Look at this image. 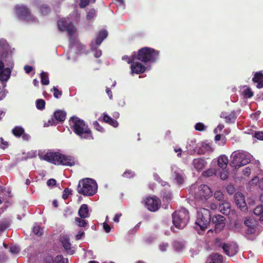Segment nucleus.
I'll return each instance as SVG.
<instances>
[{
    "label": "nucleus",
    "instance_id": "nucleus-1",
    "mask_svg": "<svg viewBox=\"0 0 263 263\" xmlns=\"http://www.w3.org/2000/svg\"><path fill=\"white\" fill-rule=\"evenodd\" d=\"M7 46L6 40H0V81L2 82H7L11 73V68H5V64L11 67V65H13V63L10 62L11 58L7 51Z\"/></svg>",
    "mask_w": 263,
    "mask_h": 263
},
{
    "label": "nucleus",
    "instance_id": "nucleus-2",
    "mask_svg": "<svg viewBox=\"0 0 263 263\" xmlns=\"http://www.w3.org/2000/svg\"><path fill=\"white\" fill-rule=\"evenodd\" d=\"M38 156L41 160H44L55 165L72 166L75 164L73 157L63 155L59 152H47L45 155L39 153Z\"/></svg>",
    "mask_w": 263,
    "mask_h": 263
},
{
    "label": "nucleus",
    "instance_id": "nucleus-3",
    "mask_svg": "<svg viewBox=\"0 0 263 263\" xmlns=\"http://www.w3.org/2000/svg\"><path fill=\"white\" fill-rule=\"evenodd\" d=\"M70 128L73 133L81 139H93L92 132L85 122L76 117L69 120Z\"/></svg>",
    "mask_w": 263,
    "mask_h": 263
},
{
    "label": "nucleus",
    "instance_id": "nucleus-4",
    "mask_svg": "<svg viewBox=\"0 0 263 263\" xmlns=\"http://www.w3.org/2000/svg\"><path fill=\"white\" fill-rule=\"evenodd\" d=\"M98 185L95 180L85 178L81 180L78 185V192L84 196H92L97 191Z\"/></svg>",
    "mask_w": 263,
    "mask_h": 263
},
{
    "label": "nucleus",
    "instance_id": "nucleus-5",
    "mask_svg": "<svg viewBox=\"0 0 263 263\" xmlns=\"http://www.w3.org/2000/svg\"><path fill=\"white\" fill-rule=\"evenodd\" d=\"M159 51L149 47H143L136 53V59L144 63L155 62L158 59Z\"/></svg>",
    "mask_w": 263,
    "mask_h": 263
},
{
    "label": "nucleus",
    "instance_id": "nucleus-6",
    "mask_svg": "<svg viewBox=\"0 0 263 263\" xmlns=\"http://www.w3.org/2000/svg\"><path fill=\"white\" fill-rule=\"evenodd\" d=\"M173 223L177 228L183 229L189 219V212L185 209L176 211L172 214Z\"/></svg>",
    "mask_w": 263,
    "mask_h": 263
},
{
    "label": "nucleus",
    "instance_id": "nucleus-7",
    "mask_svg": "<svg viewBox=\"0 0 263 263\" xmlns=\"http://www.w3.org/2000/svg\"><path fill=\"white\" fill-rule=\"evenodd\" d=\"M211 213L210 210L205 208H201L197 212L196 224L199 226L202 231L207 229L212 221Z\"/></svg>",
    "mask_w": 263,
    "mask_h": 263
},
{
    "label": "nucleus",
    "instance_id": "nucleus-8",
    "mask_svg": "<svg viewBox=\"0 0 263 263\" xmlns=\"http://www.w3.org/2000/svg\"><path fill=\"white\" fill-rule=\"evenodd\" d=\"M231 165L235 168H238L248 164L250 162V159L246 154L239 151L234 152L231 156Z\"/></svg>",
    "mask_w": 263,
    "mask_h": 263
},
{
    "label": "nucleus",
    "instance_id": "nucleus-9",
    "mask_svg": "<svg viewBox=\"0 0 263 263\" xmlns=\"http://www.w3.org/2000/svg\"><path fill=\"white\" fill-rule=\"evenodd\" d=\"M107 36L108 32L107 30L103 29L98 32L95 41L91 42V49L95 51L94 56L95 58H99L102 55V51L100 49H98V48Z\"/></svg>",
    "mask_w": 263,
    "mask_h": 263
},
{
    "label": "nucleus",
    "instance_id": "nucleus-10",
    "mask_svg": "<svg viewBox=\"0 0 263 263\" xmlns=\"http://www.w3.org/2000/svg\"><path fill=\"white\" fill-rule=\"evenodd\" d=\"M15 11L17 16L21 20L26 21H35V19L31 14L30 10L24 5H16L15 6Z\"/></svg>",
    "mask_w": 263,
    "mask_h": 263
},
{
    "label": "nucleus",
    "instance_id": "nucleus-11",
    "mask_svg": "<svg viewBox=\"0 0 263 263\" xmlns=\"http://www.w3.org/2000/svg\"><path fill=\"white\" fill-rule=\"evenodd\" d=\"M212 195V192L211 189L207 185L202 184L199 186L195 196L197 199L202 200L209 198Z\"/></svg>",
    "mask_w": 263,
    "mask_h": 263
},
{
    "label": "nucleus",
    "instance_id": "nucleus-12",
    "mask_svg": "<svg viewBox=\"0 0 263 263\" xmlns=\"http://www.w3.org/2000/svg\"><path fill=\"white\" fill-rule=\"evenodd\" d=\"M66 117V112L64 110H57L54 113L51 119L48 121L47 126L55 125L59 122H63Z\"/></svg>",
    "mask_w": 263,
    "mask_h": 263
},
{
    "label": "nucleus",
    "instance_id": "nucleus-13",
    "mask_svg": "<svg viewBox=\"0 0 263 263\" xmlns=\"http://www.w3.org/2000/svg\"><path fill=\"white\" fill-rule=\"evenodd\" d=\"M145 204L149 211L155 212L160 208L161 201L156 197H148L145 200Z\"/></svg>",
    "mask_w": 263,
    "mask_h": 263
},
{
    "label": "nucleus",
    "instance_id": "nucleus-14",
    "mask_svg": "<svg viewBox=\"0 0 263 263\" xmlns=\"http://www.w3.org/2000/svg\"><path fill=\"white\" fill-rule=\"evenodd\" d=\"M244 224L247 227L245 230L246 235H250L255 234L256 227L258 225V222L255 219L251 218H247L244 221Z\"/></svg>",
    "mask_w": 263,
    "mask_h": 263
},
{
    "label": "nucleus",
    "instance_id": "nucleus-15",
    "mask_svg": "<svg viewBox=\"0 0 263 263\" xmlns=\"http://www.w3.org/2000/svg\"><path fill=\"white\" fill-rule=\"evenodd\" d=\"M226 218L221 215H215L212 218V222L214 224L216 232H219L225 227Z\"/></svg>",
    "mask_w": 263,
    "mask_h": 263
},
{
    "label": "nucleus",
    "instance_id": "nucleus-16",
    "mask_svg": "<svg viewBox=\"0 0 263 263\" xmlns=\"http://www.w3.org/2000/svg\"><path fill=\"white\" fill-rule=\"evenodd\" d=\"M234 201L236 205L241 210V211H245L247 210V204L245 201V197L242 193L237 192L235 194Z\"/></svg>",
    "mask_w": 263,
    "mask_h": 263
},
{
    "label": "nucleus",
    "instance_id": "nucleus-17",
    "mask_svg": "<svg viewBox=\"0 0 263 263\" xmlns=\"http://www.w3.org/2000/svg\"><path fill=\"white\" fill-rule=\"evenodd\" d=\"M132 73L140 74L145 71L146 67L141 63L133 61L130 66Z\"/></svg>",
    "mask_w": 263,
    "mask_h": 263
},
{
    "label": "nucleus",
    "instance_id": "nucleus-18",
    "mask_svg": "<svg viewBox=\"0 0 263 263\" xmlns=\"http://www.w3.org/2000/svg\"><path fill=\"white\" fill-rule=\"evenodd\" d=\"M61 242L63 248L67 253L71 255L74 253V251L71 248V243L70 242L69 238L68 236H63L61 238Z\"/></svg>",
    "mask_w": 263,
    "mask_h": 263
},
{
    "label": "nucleus",
    "instance_id": "nucleus-19",
    "mask_svg": "<svg viewBox=\"0 0 263 263\" xmlns=\"http://www.w3.org/2000/svg\"><path fill=\"white\" fill-rule=\"evenodd\" d=\"M221 117L224 118L225 119V122L229 124L235 123L237 118L235 111H232L229 114L222 113Z\"/></svg>",
    "mask_w": 263,
    "mask_h": 263
},
{
    "label": "nucleus",
    "instance_id": "nucleus-20",
    "mask_svg": "<svg viewBox=\"0 0 263 263\" xmlns=\"http://www.w3.org/2000/svg\"><path fill=\"white\" fill-rule=\"evenodd\" d=\"M192 164L196 170L200 171L204 168L206 162L203 159L196 158L193 160Z\"/></svg>",
    "mask_w": 263,
    "mask_h": 263
},
{
    "label": "nucleus",
    "instance_id": "nucleus-21",
    "mask_svg": "<svg viewBox=\"0 0 263 263\" xmlns=\"http://www.w3.org/2000/svg\"><path fill=\"white\" fill-rule=\"evenodd\" d=\"M254 83H257L258 88H263V73L261 72H256L252 79Z\"/></svg>",
    "mask_w": 263,
    "mask_h": 263
},
{
    "label": "nucleus",
    "instance_id": "nucleus-22",
    "mask_svg": "<svg viewBox=\"0 0 263 263\" xmlns=\"http://www.w3.org/2000/svg\"><path fill=\"white\" fill-rule=\"evenodd\" d=\"M79 216L82 218H87L90 216L88 205L86 204H83L81 205L79 211Z\"/></svg>",
    "mask_w": 263,
    "mask_h": 263
},
{
    "label": "nucleus",
    "instance_id": "nucleus-23",
    "mask_svg": "<svg viewBox=\"0 0 263 263\" xmlns=\"http://www.w3.org/2000/svg\"><path fill=\"white\" fill-rule=\"evenodd\" d=\"M98 120L99 121H103L110 125H111L114 127H117L119 125L118 122L116 120L111 118L105 113L103 114V119H99Z\"/></svg>",
    "mask_w": 263,
    "mask_h": 263
},
{
    "label": "nucleus",
    "instance_id": "nucleus-24",
    "mask_svg": "<svg viewBox=\"0 0 263 263\" xmlns=\"http://www.w3.org/2000/svg\"><path fill=\"white\" fill-rule=\"evenodd\" d=\"M213 151L211 145L209 143H202L201 146L198 149V154L200 155H203L207 152H211Z\"/></svg>",
    "mask_w": 263,
    "mask_h": 263
},
{
    "label": "nucleus",
    "instance_id": "nucleus-25",
    "mask_svg": "<svg viewBox=\"0 0 263 263\" xmlns=\"http://www.w3.org/2000/svg\"><path fill=\"white\" fill-rule=\"evenodd\" d=\"M222 248L226 254L228 256H233L236 253V251L233 249L232 246L226 243L222 245Z\"/></svg>",
    "mask_w": 263,
    "mask_h": 263
},
{
    "label": "nucleus",
    "instance_id": "nucleus-26",
    "mask_svg": "<svg viewBox=\"0 0 263 263\" xmlns=\"http://www.w3.org/2000/svg\"><path fill=\"white\" fill-rule=\"evenodd\" d=\"M220 212L224 215H228L230 212V205L228 202H223L219 205Z\"/></svg>",
    "mask_w": 263,
    "mask_h": 263
},
{
    "label": "nucleus",
    "instance_id": "nucleus-27",
    "mask_svg": "<svg viewBox=\"0 0 263 263\" xmlns=\"http://www.w3.org/2000/svg\"><path fill=\"white\" fill-rule=\"evenodd\" d=\"M217 163L219 167L225 168L228 163V158L224 155L221 156L218 158Z\"/></svg>",
    "mask_w": 263,
    "mask_h": 263
},
{
    "label": "nucleus",
    "instance_id": "nucleus-28",
    "mask_svg": "<svg viewBox=\"0 0 263 263\" xmlns=\"http://www.w3.org/2000/svg\"><path fill=\"white\" fill-rule=\"evenodd\" d=\"M24 129L19 126L14 127L12 130V134L17 138L20 137L21 135L24 134Z\"/></svg>",
    "mask_w": 263,
    "mask_h": 263
},
{
    "label": "nucleus",
    "instance_id": "nucleus-29",
    "mask_svg": "<svg viewBox=\"0 0 263 263\" xmlns=\"http://www.w3.org/2000/svg\"><path fill=\"white\" fill-rule=\"evenodd\" d=\"M85 218L79 217H76L74 219V222L77 226L79 227L84 228L88 224V221L84 219Z\"/></svg>",
    "mask_w": 263,
    "mask_h": 263
},
{
    "label": "nucleus",
    "instance_id": "nucleus-30",
    "mask_svg": "<svg viewBox=\"0 0 263 263\" xmlns=\"http://www.w3.org/2000/svg\"><path fill=\"white\" fill-rule=\"evenodd\" d=\"M212 262L222 263L223 261V257L221 255L217 253H214L211 255Z\"/></svg>",
    "mask_w": 263,
    "mask_h": 263
},
{
    "label": "nucleus",
    "instance_id": "nucleus-31",
    "mask_svg": "<svg viewBox=\"0 0 263 263\" xmlns=\"http://www.w3.org/2000/svg\"><path fill=\"white\" fill-rule=\"evenodd\" d=\"M41 81L43 85H47L49 84V80L48 73L42 71L41 73Z\"/></svg>",
    "mask_w": 263,
    "mask_h": 263
},
{
    "label": "nucleus",
    "instance_id": "nucleus-32",
    "mask_svg": "<svg viewBox=\"0 0 263 263\" xmlns=\"http://www.w3.org/2000/svg\"><path fill=\"white\" fill-rule=\"evenodd\" d=\"M69 23L66 22L65 20H61L58 22V26L59 30L62 31H64L66 27L69 25Z\"/></svg>",
    "mask_w": 263,
    "mask_h": 263
},
{
    "label": "nucleus",
    "instance_id": "nucleus-33",
    "mask_svg": "<svg viewBox=\"0 0 263 263\" xmlns=\"http://www.w3.org/2000/svg\"><path fill=\"white\" fill-rule=\"evenodd\" d=\"M65 31L67 32L69 36L71 37L75 32V28L71 23H69L66 27Z\"/></svg>",
    "mask_w": 263,
    "mask_h": 263
},
{
    "label": "nucleus",
    "instance_id": "nucleus-34",
    "mask_svg": "<svg viewBox=\"0 0 263 263\" xmlns=\"http://www.w3.org/2000/svg\"><path fill=\"white\" fill-rule=\"evenodd\" d=\"M172 195L170 192H163L162 193V197L163 201L168 202L172 199Z\"/></svg>",
    "mask_w": 263,
    "mask_h": 263
},
{
    "label": "nucleus",
    "instance_id": "nucleus-35",
    "mask_svg": "<svg viewBox=\"0 0 263 263\" xmlns=\"http://www.w3.org/2000/svg\"><path fill=\"white\" fill-rule=\"evenodd\" d=\"M174 179L179 184H182L184 182V179L182 175L176 172L174 173Z\"/></svg>",
    "mask_w": 263,
    "mask_h": 263
},
{
    "label": "nucleus",
    "instance_id": "nucleus-36",
    "mask_svg": "<svg viewBox=\"0 0 263 263\" xmlns=\"http://www.w3.org/2000/svg\"><path fill=\"white\" fill-rule=\"evenodd\" d=\"M36 106L39 109H43L45 106V101L43 99H38L36 101Z\"/></svg>",
    "mask_w": 263,
    "mask_h": 263
},
{
    "label": "nucleus",
    "instance_id": "nucleus-37",
    "mask_svg": "<svg viewBox=\"0 0 263 263\" xmlns=\"http://www.w3.org/2000/svg\"><path fill=\"white\" fill-rule=\"evenodd\" d=\"M54 262L55 263H68V259L63 258L62 255H59L55 257Z\"/></svg>",
    "mask_w": 263,
    "mask_h": 263
},
{
    "label": "nucleus",
    "instance_id": "nucleus-38",
    "mask_svg": "<svg viewBox=\"0 0 263 263\" xmlns=\"http://www.w3.org/2000/svg\"><path fill=\"white\" fill-rule=\"evenodd\" d=\"M136 53H135L130 58L127 55H125L122 57V60L127 62L128 64H132L133 61L136 60Z\"/></svg>",
    "mask_w": 263,
    "mask_h": 263
},
{
    "label": "nucleus",
    "instance_id": "nucleus-39",
    "mask_svg": "<svg viewBox=\"0 0 263 263\" xmlns=\"http://www.w3.org/2000/svg\"><path fill=\"white\" fill-rule=\"evenodd\" d=\"M243 95L246 98H250L253 96V93L250 87L247 88L242 92Z\"/></svg>",
    "mask_w": 263,
    "mask_h": 263
},
{
    "label": "nucleus",
    "instance_id": "nucleus-40",
    "mask_svg": "<svg viewBox=\"0 0 263 263\" xmlns=\"http://www.w3.org/2000/svg\"><path fill=\"white\" fill-rule=\"evenodd\" d=\"M33 233L37 236H41L43 231V229L39 226H34L33 228Z\"/></svg>",
    "mask_w": 263,
    "mask_h": 263
},
{
    "label": "nucleus",
    "instance_id": "nucleus-41",
    "mask_svg": "<svg viewBox=\"0 0 263 263\" xmlns=\"http://www.w3.org/2000/svg\"><path fill=\"white\" fill-rule=\"evenodd\" d=\"M93 125L96 130L101 133L105 132V129L100 125L98 121H94L93 122Z\"/></svg>",
    "mask_w": 263,
    "mask_h": 263
},
{
    "label": "nucleus",
    "instance_id": "nucleus-42",
    "mask_svg": "<svg viewBox=\"0 0 263 263\" xmlns=\"http://www.w3.org/2000/svg\"><path fill=\"white\" fill-rule=\"evenodd\" d=\"M195 128L197 131L202 132L205 130L206 127L203 123L198 122L196 124Z\"/></svg>",
    "mask_w": 263,
    "mask_h": 263
},
{
    "label": "nucleus",
    "instance_id": "nucleus-43",
    "mask_svg": "<svg viewBox=\"0 0 263 263\" xmlns=\"http://www.w3.org/2000/svg\"><path fill=\"white\" fill-rule=\"evenodd\" d=\"M214 197L217 200L222 201L224 198V195L222 192L220 191H217L214 193Z\"/></svg>",
    "mask_w": 263,
    "mask_h": 263
},
{
    "label": "nucleus",
    "instance_id": "nucleus-44",
    "mask_svg": "<svg viewBox=\"0 0 263 263\" xmlns=\"http://www.w3.org/2000/svg\"><path fill=\"white\" fill-rule=\"evenodd\" d=\"M252 182L253 183L258 182V186L259 188L261 190H263V177L261 178L260 180H259V178L257 176H256L254 178H253Z\"/></svg>",
    "mask_w": 263,
    "mask_h": 263
},
{
    "label": "nucleus",
    "instance_id": "nucleus-45",
    "mask_svg": "<svg viewBox=\"0 0 263 263\" xmlns=\"http://www.w3.org/2000/svg\"><path fill=\"white\" fill-rule=\"evenodd\" d=\"M254 213L256 215H260L263 213V205L257 206L254 210Z\"/></svg>",
    "mask_w": 263,
    "mask_h": 263
},
{
    "label": "nucleus",
    "instance_id": "nucleus-46",
    "mask_svg": "<svg viewBox=\"0 0 263 263\" xmlns=\"http://www.w3.org/2000/svg\"><path fill=\"white\" fill-rule=\"evenodd\" d=\"M215 171L213 169H208L202 173V175L204 177H211L215 175Z\"/></svg>",
    "mask_w": 263,
    "mask_h": 263
},
{
    "label": "nucleus",
    "instance_id": "nucleus-47",
    "mask_svg": "<svg viewBox=\"0 0 263 263\" xmlns=\"http://www.w3.org/2000/svg\"><path fill=\"white\" fill-rule=\"evenodd\" d=\"M9 226V222L7 221H3L0 222V232H3Z\"/></svg>",
    "mask_w": 263,
    "mask_h": 263
},
{
    "label": "nucleus",
    "instance_id": "nucleus-48",
    "mask_svg": "<svg viewBox=\"0 0 263 263\" xmlns=\"http://www.w3.org/2000/svg\"><path fill=\"white\" fill-rule=\"evenodd\" d=\"M173 246L176 250L180 251L183 249V244L179 241H176L173 243Z\"/></svg>",
    "mask_w": 263,
    "mask_h": 263
},
{
    "label": "nucleus",
    "instance_id": "nucleus-49",
    "mask_svg": "<svg viewBox=\"0 0 263 263\" xmlns=\"http://www.w3.org/2000/svg\"><path fill=\"white\" fill-rule=\"evenodd\" d=\"M96 16V11L95 9H90L87 14L86 18L88 20H90Z\"/></svg>",
    "mask_w": 263,
    "mask_h": 263
},
{
    "label": "nucleus",
    "instance_id": "nucleus-50",
    "mask_svg": "<svg viewBox=\"0 0 263 263\" xmlns=\"http://www.w3.org/2000/svg\"><path fill=\"white\" fill-rule=\"evenodd\" d=\"M71 194H72L71 190L68 189V187H66L64 190V193L62 195V198L65 200L67 199L68 196Z\"/></svg>",
    "mask_w": 263,
    "mask_h": 263
},
{
    "label": "nucleus",
    "instance_id": "nucleus-51",
    "mask_svg": "<svg viewBox=\"0 0 263 263\" xmlns=\"http://www.w3.org/2000/svg\"><path fill=\"white\" fill-rule=\"evenodd\" d=\"M53 90L54 91L53 96L54 97V98L58 99L62 96V91L59 90L57 89V88L55 87V86H53Z\"/></svg>",
    "mask_w": 263,
    "mask_h": 263
},
{
    "label": "nucleus",
    "instance_id": "nucleus-52",
    "mask_svg": "<svg viewBox=\"0 0 263 263\" xmlns=\"http://www.w3.org/2000/svg\"><path fill=\"white\" fill-rule=\"evenodd\" d=\"M41 12L43 15H46L50 12V8L47 6H42L40 9Z\"/></svg>",
    "mask_w": 263,
    "mask_h": 263
},
{
    "label": "nucleus",
    "instance_id": "nucleus-53",
    "mask_svg": "<svg viewBox=\"0 0 263 263\" xmlns=\"http://www.w3.org/2000/svg\"><path fill=\"white\" fill-rule=\"evenodd\" d=\"M20 251V248L16 246H11L9 249V251L14 254H17Z\"/></svg>",
    "mask_w": 263,
    "mask_h": 263
},
{
    "label": "nucleus",
    "instance_id": "nucleus-54",
    "mask_svg": "<svg viewBox=\"0 0 263 263\" xmlns=\"http://www.w3.org/2000/svg\"><path fill=\"white\" fill-rule=\"evenodd\" d=\"M229 173L227 170H224L223 168L222 171L220 174V177L222 180H226L228 178Z\"/></svg>",
    "mask_w": 263,
    "mask_h": 263
},
{
    "label": "nucleus",
    "instance_id": "nucleus-55",
    "mask_svg": "<svg viewBox=\"0 0 263 263\" xmlns=\"http://www.w3.org/2000/svg\"><path fill=\"white\" fill-rule=\"evenodd\" d=\"M90 3V0H80L79 7L81 8H84L88 6Z\"/></svg>",
    "mask_w": 263,
    "mask_h": 263
},
{
    "label": "nucleus",
    "instance_id": "nucleus-56",
    "mask_svg": "<svg viewBox=\"0 0 263 263\" xmlns=\"http://www.w3.org/2000/svg\"><path fill=\"white\" fill-rule=\"evenodd\" d=\"M254 136L258 140H263V132H255Z\"/></svg>",
    "mask_w": 263,
    "mask_h": 263
},
{
    "label": "nucleus",
    "instance_id": "nucleus-57",
    "mask_svg": "<svg viewBox=\"0 0 263 263\" xmlns=\"http://www.w3.org/2000/svg\"><path fill=\"white\" fill-rule=\"evenodd\" d=\"M103 227L106 233H109L110 232L111 228L107 222H105L103 223Z\"/></svg>",
    "mask_w": 263,
    "mask_h": 263
},
{
    "label": "nucleus",
    "instance_id": "nucleus-58",
    "mask_svg": "<svg viewBox=\"0 0 263 263\" xmlns=\"http://www.w3.org/2000/svg\"><path fill=\"white\" fill-rule=\"evenodd\" d=\"M123 177L126 178H130L134 176L133 172L130 171H125L122 175Z\"/></svg>",
    "mask_w": 263,
    "mask_h": 263
},
{
    "label": "nucleus",
    "instance_id": "nucleus-59",
    "mask_svg": "<svg viewBox=\"0 0 263 263\" xmlns=\"http://www.w3.org/2000/svg\"><path fill=\"white\" fill-rule=\"evenodd\" d=\"M168 246V243H163L159 245V249L161 251L164 252V251H166Z\"/></svg>",
    "mask_w": 263,
    "mask_h": 263
},
{
    "label": "nucleus",
    "instance_id": "nucleus-60",
    "mask_svg": "<svg viewBox=\"0 0 263 263\" xmlns=\"http://www.w3.org/2000/svg\"><path fill=\"white\" fill-rule=\"evenodd\" d=\"M0 141L1 142V144H0V147L2 149H5L6 147H7L8 145V143L7 141H4V140L2 138H0Z\"/></svg>",
    "mask_w": 263,
    "mask_h": 263
},
{
    "label": "nucleus",
    "instance_id": "nucleus-61",
    "mask_svg": "<svg viewBox=\"0 0 263 263\" xmlns=\"http://www.w3.org/2000/svg\"><path fill=\"white\" fill-rule=\"evenodd\" d=\"M84 232L83 231L80 230L78 232V234L76 235V239L79 240L81 239L82 237L84 235Z\"/></svg>",
    "mask_w": 263,
    "mask_h": 263
},
{
    "label": "nucleus",
    "instance_id": "nucleus-62",
    "mask_svg": "<svg viewBox=\"0 0 263 263\" xmlns=\"http://www.w3.org/2000/svg\"><path fill=\"white\" fill-rule=\"evenodd\" d=\"M54 259L51 256H47L45 258V263H54Z\"/></svg>",
    "mask_w": 263,
    "mask_h": 263
},
{
    "label": "nucleus",
    "instance_id": "nucleus-63",
    "mask_svg": "<svg viewBox=\"0 0 263 263\" xmlns=\"http://www.w3.org/2000/svg\"><path fill=\"white\" fill-rule=\"evenodd\" d=\"M24 70L26 73H29L33 70V67L29 65H25L24 67Z\"/></svg>",
    "mask_w": 263,
    "mask_h": 263
},
{
    "label": "nucleus",
    "instance_id": "nucleus-64",
    "mask_svg": "<svg viewBox=\"0 0 263 263\" xmlns=\"http://www.w3.org/2000/svg\"><path fill=\"white\" fill-rule=\"evenodd\" d=\"M47 184L49 186H54L56 184V180L54 179H50L47 181Z\"/></svg>",
    "mask_w": 263,
    "mask_h": 263
}]
</instances>
